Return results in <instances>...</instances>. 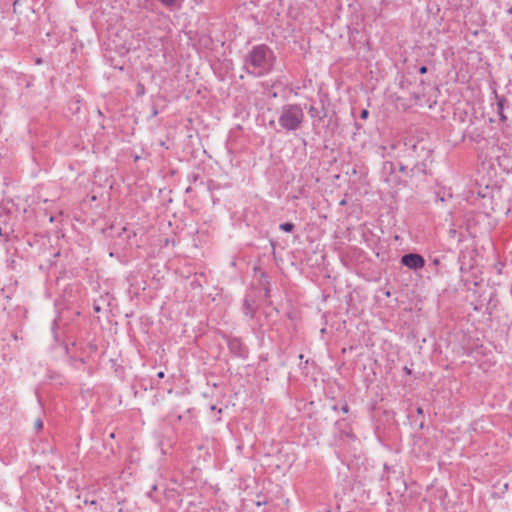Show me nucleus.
I'll list each match as a JSON object with an SVG mask.
<instances>
[{"label": "nucleus", "instance_id": "37", "mask_svg": "<svg viewBox=\"0 0 512 512\" xmlns=\"http://www.w3.org/2000/svg\"><path fill=\"white\" fill-rule=\"evenodd\" d=\"M307 364H308V360H306L305 362L300 363V368H306Z\"/></svg>", "mask_w": 512, "mask_h": 512}, {"label": "nucleus", "instance_id": "41", "mask_svg": "<svg viewBox=\"0 0 512 512\" xmlns=\"http://www.w3.org/2000/svg\"><path fill=\"white\" fill-rule=\"evenodd\" d=\"M94 310H95L96 312H98V311H100V307H99V306H95V307H94Z\"/></svg>", "mask_w": 512, "mask_h": 512}, {"label": "nucleus", "instance_id": "7", "mask_svg": "<svg viewBox=\"0 0 512 512\" xmlns=\"http://www.w3.org/2000/svg\"><path fill=\"white\" fill-rule=\"evenodd\" d=\"M349 43L354 50H360L363 46L368 44L367 36L359 31L357 28L349 29Z\"/></svg>", "mask_w": 512, "mask_h": 512}, {"label": "nucleus", "instance_id": "48", "mask_svg": "<svg viewBox=\"0 0 512 512\" xmlns=\"http://www.w3.org/2000/svg\"><path fill=\"white\" fill-rule=\"evenodd\" d=\"M272 97H274V98H275V97H277V93H276V92H274V93L272 94Z\"/></svg>", "mask_w": 512, "mask_h": 512}, {"label": "nucleus", "instance_id": "47", "mask_svg": "<svg viewBox=\"0 0 512 512\" xmlns=\"http://www.w3.org/2000/svg\"><path fill=\"white\" fill-rule=\"evenodd\" d=\"M182 419L181 415H178L177 420L180 421Z\"/></svg>", "mask_w": 512, "mask_h": 512}, {"label": "nucleus", "instance_id": "15", "mask_svg": "<svg viewBox=\"0 0 512 512\" xmlns=\"http://www.w3.org/2000/svg\"><path fill=\"white\" fill-rule=\"evenodd\" d=\"M416 412H417L418 416H420V418H421V421L419 423V429H423V427H424V418H425L423 408L417 407Z\"/></svg>", "mask_w": 512, "mask_h": 512}, {"label": "nucleus", "instance_id": "51", "mask_svg": "<svg viewBox=\"0 0 512 512\" xmlns=\"http://www.w3.org/2000/svg\"><path fill=\"white\" fill-rule=\"evenodd\" d=\"M2 234V229L0 228V235Z\"/></svg>", "mask_w": 512, "mask_h": 512}, {"label": "nucleus", "instance_id": "12", "mask_svg": "<svg viewBox=\"0 0 512 512\" xmlns=\"http://www.w3.org/2000/svg\"><path fill=\"white\" fill-rule=\"evenodd\" d=\"M279 229L286 233H291L295 229V224L292 222H284L279 225Z\"/></svg>", "mask_w": 512, "mask_h": 512}, {"label": "nucleus", "instance_id": "44", "mask_svg": "<svg viewBox=\"0 0 512 512\" xmlns=\"http://www.w3.org/2000/svg\"><path fill=\"white\" fill-rule=\"evenodd\" d=\"M317 512H330L329 509H324V510H320V511H317Z\"/></svg>", "mask_w": 512, "mask_h": 512}, {"label": "nucleus", "instance_id": "3", "mask_svg": "<svg viewBox=\"0 0 512 512\" xmlns=\"http://www.w3.org/2000/svg\"><path fill=\"white\" fill-rule=\"evenodd\" d=\"M304 119V111L300 104H285L280 109L278 124L286 132H292L302 127Z\"/></svg>", "mask_w": 512, "mask_h": 512}, {"label": "nucleus", "instance_id": "30", "mask_svg": "<svg viewBox=\"0 0 512 512\" xmlns=\"http://www.w3.org/2000/svg\"><path fill=\"white\" fill-rule=\"evenodd\" d=\"M157 377H158L159 379H163V378L165 377V372H164V371H159V372L157 373Z\"/></svg>", "mask_w": 512, "mask_h": 512}, {"label": "nucleus", "instance_id": "49", "mask_svg": "<svg viewBox=\"0 0 512 512\" xmlns=\"http://www.w3.org/2000/svg\"><path fill=\"white\" fill-rule=\"evenodd\" d=\"M109 255H110V257H114V253L113 252H110Z\"/></svg>", "mask_w": 512, "mask_h": 512}, {"label": "nucleus", "instance_id": "39", "mask_svg": "<svg viewBox=\"0 0 512 512\" xmlns=\"http://www.w3.org/2000/svg\"><path fill=\"white\" fill-rule=\"evenodd\" d=\"M192 191V188L189 186L188 188H186V193H190Z\"/></svg>", "mask_w": 512, "mask_h": 512}, {"label": "nucleus", "instance_id": "42", "mask_svg": "<svg viewBox=\"0 0 512 512\" xmlns=\"http://www.w3.org/2000/svg\"><path fill=\"white\" fill-rule=\"evenodd\" d=\"M298 358L302 361V360H303V358H304V355H303V354H300V355L298 356Z\"/></svg>", "mask_w": 512, "mask_h": 512}, {"label": "nucleus", "instance_id": "17", "mask_svg": "<svg viewBox=\"0 0 512 512\" xmlns=\"http://www.w3.org/2000/svg\"><path fill=\"white\" fill-rule=\"evenodd\" d=\"M399 171L404 173L406 176L409 177V174H410V168L408 167L407 164H403V163H400L399 165Z\"/></svg>", "mask_w": 512, "mask_h": 512}, {"label": "nucleus", "instance_id": "46", "mask_svg": "<svg viewBox=\"0 0 512 512\" xmlns=\"http://www.w3.org/2000/svg\"><path fill=\"white\" fill-rule=\"evenodd\" d=\"M41 62H42V60H41L40 58H38V59L36 60V63H37V64H40Z\"/></svg>", "mask_w": 512, "mask_h": 512}, {"label": "nucleus", "instance_id": "23", "mask_svg": "<svg viewBox=\"0 0 512 512\" xmlns=\"http://www.w3.org/2000/svg\"><path fill=\"white\" fill-rule=\"evenodd\" d=\"M203 40H204V46L206 48H210V46L213 43L212 39L210 37H205Z\"/></svg>", "mask_w": 512, "mask_h": 512}, {"label": "nucleus", "instance_id": "14", "mask_svg": "<svg viewBox=\"0 0 512 512\" xmlns=\"http://www.w3.org/2000/svg\"><path fill=\"white\" fill-rule=\"evenodd\" d=\"M160 3L169 9L170 11H173L176 7L177 0H159Z\"/></svg>", "mask_w": 512, "mask_h": 512}, {"label": "nucleus", "instance_id": "45", "mask_svg": "<svg viewBox=\"0 0 512 512\" xmlns=\"http://www.w3.org/2000/svg\"><path fill=\"white\" fill-rule=\"evenodd\" d=\"M110 438H112V439H113V438H115V433H114V432H112V433L110 434Z\"/></svg>", "mask_w": 512, "mask_h": 512}, {"label": "nucleus", "instance_id": "10", "mask_svg": "<svg viewBox=\"0 0 512 512\" xmlns=\"http://www.w3.org/2000/svg\"><path fill=\"white\" fill-rule=\"evenodd\" d=\"M118 237L119 238L125 237L127 239V243L130 246H132L133 243L131 242V239L136 237V232L134 230H130V229L126 228V227H123L122 228V232L119 233Z\"/></svg>", "mask_w": 512, "mask_h": 512}, {"label": "nucleus", "instance_id": "20", "mask_svg": "<svg viewBox=\"0 0 512 512\" xmlns=\"http://www.w3.org/2000/svg\"><path fill=\"white\" fill-rule=\"evenodd\" d=\"M188 179H189V181H190V182H192V183H196L198 180H200V179H201V177H200V175H199V174H197V173H192V174H190V175L188 176Z\"/></svg>", "mask_w": 512, "mask_h": 512}, {"label": "nucleus", "instance_id": "43", "mask_svg": "<svg viewBox=\"0 0 512 512\" xmlns=\"http://www.w3.org/2000/svg\"><path fill=\"white\" fill-rule=\"evenodd\" d=\"M332 409H333L334 411H337V410H338V406H337V405H334V406L332 407Z\"/></svg>", "mask_w": 512, "mask_h": 512}, {"label": "nucleus", "instance_id": "13", "mask_svg": "<svg viewBox=\"0 0 512 512\" xmlns=\"http://www.w3.org/2000/svg\"><path fill=\"white\" fill-rule=\"evenodd\" d=\"M347 2V6L349 9H353L355 10L354 6L356 5V2L355 0H345ZM336 2L338 3L337 4V9L342 12L343 11V0H336Z\"/></svg>", "mask_w": 512, "mask_h": 512}, {"label": "nucleus", "instance_id": "27", "mask_svg": "<svg viewBox=\"0 0 512 512\" xmlns=\"http://www.w3.org/2000/svg\"><path fill=\"white\" fill-rule=\"evenodd\" d=\"M427 71H428V68L425 65H422L418 68V73H420V74H425V73H427Z\"/></svg>", "mask_w": 512, "mask_h": 512}, {"label": "nucleus", "instance_id": "4", "mask_svg": "<svg viewBox=\"0 0 512 512\" xmlns=\"http://www.w3.org/2000/svg\"><path fill=\"white\" fill-rule=\"evenodd\" d=\"M401 266L408 268L414 272L422 270L425 267V258L416 252L405 253L400 257Z\"/></svg>", "mask_w": 512, "mask_h": 512}, {"label": "nucleus", "instance_id": "28", "mask_svg": "<svg viewBox=\"0 0 512 512\" xmlns=\"http://www.w3.org/2000/svg\"><path fill=\"white\" fill-rule=\"evenodd\" d=\"M322 111L323 112H321V115L319 114V119L320 120H323L327 116V111H326V109L324 107L322 108Z\"/></svg>", "mask_w": 512, "mask_h": 512}, {"label": "nucleus", "instance_id": "33", "mask_svg": "<svg viewBox=\"0 0 512 512\" xmlns=\"http://www.w3.org/2000/svg\"><path fill=\"white\" fill-rule=\"evenodd\" d=\"M84 503L90 504V505H95L97 502H96V500H91V501L85 500Z\"/></svg>", "mask_w": 512, "mask_h": 512}, {"label": "nucleus", "instance_id": "24", "mask_svg": "<svg viewBox=\"0 0 512 512\" xmlns=\"http://www.w3.org/2000/svg\"><path fill=\"white\" fill-rule=\"evenodd\" d=\"M159 114L158 108L156 105H152L151 107V117H156Z\"/></svg>", "mask_w": 512, "mask_h": 512}, {"label": "nucleus", "instance_id": "22", "mask_svg": "<svg viewBox=\"0 0 512 512\" xmlns=\"http://www.w3.org/2000/svg\"><path fill=\"white\" fill-rule=\"evenodd\" d=\"M258 497V500L255 502V505L257 507H260V506H263V505H266L268 503L267 500H260V495L257 496Z\"/></svg>", "mask_w": 512, "mask_h": 512}, {"label": "nucleus", "instance_id": "50", "mask_svg": "<svg viewBox=\"0 0 512 512\" xmlns=\"http://www.w3.org/2000/svg\"><path fill=\"white\" fill-rule=\"evenodd\" d=\"M118 512H123V509H122V508H119Z\"/></svg>", "mask_w": 512, "mask_h": 512}, {"label": "nucleus", "instance_id": "1", "mask_svg": "<svg viewBox=\"0 0 512 512\" xmlns=\"http://www.w3.org/2000/svg\"><path fill=\"white\" fill-rule=\"evenodd\" d=\"M276 61L277 57L268 45L258 44L243 57L242 70L253 77H263L274 70Z\"/></svg>", "mask_w": 512, "mask_h": 512}, {"label": "nucleus", "instance_id": "6", "mask_svg": "<svg viewBox=\"0 0 512 512\" xmlns=\"http://www.w3.org/2000/svg\"><path fill=\"white\" fill-rule=\"evenodd\" d=\"M430 162L414 163L410 168L409 178L416 179L419 182H426L429 176H432Z\"/></svg>", "mask_w": 512, "mask_h": 512}, {"label": "nucleus", "instance_id": "31", "mask_svg": "<svg viewBox=\"0 0 512 512\" xmlns=\"http://www.w3.org/2000/svg\"><path fill=\"white\" fill-rule=\"evenodd\" d=\"M398 5L410 2V0H394Z\"/></svg>", "mask_w": 512, "mask_h": 512}, {"label": "nucleus", "instance_id": "26", "mask_svg": "<svg viewBox=\"0 0 512 512\" xmlns=\"http://www.w3.org/2000/svg\"><path fill=\"white\" fill-rule=\"evenodd\" d=\"M340 410H341L343 413L347 414V413L350 411V407H349V405L345 402V403H344V405H343V406H341Z\"/></svg>", "mask_w": 512, "mask_h": 512}, {"label": "nucleus", "instance_id": "19", "mask_svg": "<svg viewBox=\"0 0 512 512\" xmlns=\"http://www.w3.org/2000/svg\"><path fill=\"white\" fill-rule=\"evenodd\" d=\"M308 112H309V115H310L311 118L319 117V114H320L318 109L316 107H314V106H310Z\"/></svg>", "mask_w": 512, "mask_h": 512}, {"label": "nucleus", "instance_id": "21", "mask_svg": "<svg viewBox=\"0 0 512 512\" xmlns=\"http://www.w3.org/2000/svg\"><path fill=\"white\" fill-rule=\"evenodd\" d=\"M360 119L366 120L369 117V111L367 109H362L360 112Z\"/></svg>", "mask_w": 512, "mask_h": 512}, {"label": "nucleus", "instance_id": "36", "mask_svg": "<svg viewBox=\"0 0 512 512\" xmlns=\"http://www.w3.org/2000/svg\"><path fill=\"white\" fill-rule=\"evenodd\" d=\"M307 364H308V360H306L305 362L300 363V368H306Z\"/></svg>", "mask_w": 512, "mask_h": 512}, {"label": "nucleus", "instance_id": "35", "mask_svg": "<svg viewBox=\"0 0 512 512\" xmlns=\"http://www.w3.org/2000/svg\"><path fill=\"white\" fill-rule=\"evenodd\" d=\"M78 361H79L80 363H82V364L87 363V359H86V358H84V357L79 358V359H78Z\"/></svg>", "mask_w": 512, "mask_h": 512}, {"label": "nucleus", "instance_id": "34", "mask_svg": "<svg viewBox=\"0 0 512 512\" xmlns=\"http://www.w3.org/2000/svg\"><path fill=\"white\" fill-rule=\"evenodd\" d=\"M354 126H355L356 130H360V129L362 128V125H361V124H359V123H358V122H356V121L354 122Z\"/></svg>", "mask_w": 512, "mask_h": 512}, {"label": "nucleus", "instance_id": "8", "mask_svg": "<svg viewBox=\"0 0 512 512\" xmlns=\"http://www.w3.org/2000/svg\"><path fill=\"white\" fill-rule=\"evenodd\" d=\"M243 313L245 316L253 319L256 313V307L254 306V300L250 297H245L243 300Z\"/></svg>", "mask_w": 512, "mask_h": 512}, {"label": "nucleus", "instance_id": "9", "mask_svg": "<svg viewBox=\"0 0 512 512\" xmlns=\"http://www.w3.org/2000/svg\"><path fill=\"white\" fill-rule=\"evenodd\" d=\"M497 112H498V115H499V118H500V121L501 122H504L506 121L507 117L505 116L504 114V108H505V105L507 103V100L505 98H498L497 97Z\"/></svg>", "mask_w": 512, "mask_h": 512}, {"label": "nucleus", "instance_id": "38", "mask_svg": "<svg viewBox=\"0 0 512 512\" xmlns=\"http://www.w3.org/2000/svg\"><path fill=\"white\" fill-rule=\"evenodd\" d=\"M273 251H275L276 242L274 240H270Z\"/></svg>", "mask_w": 512, "mask_h": 512}, {"label": "nucleus", "instance_id": "18", "mask_svg": "<svg viewBox=\"0 0 512 512\" xmlns=\"http://www.w3.org/2000/svg\"><path fill=\"white\" fill-rule=\"evenodd\" d=\"M87 349L89 350L90 354L96 353L98 350V346L94 342H89L87 345Z\"/></svg>", "mask_w": 512, "mask_h": 512}, {"label": "nucleus", "instance_id": "32", "mask_svg": "<svg viewBox=\"0 0 512 512\" xmlns=\"http://www.w3.org/2000/svg\"><path fill=\"white\" fill-rule=\"evenodd\" d=\"M439 263H440V260L438 258H434L432 261V265H434V266H438Z\"/></svg>", "mask_w": 512, "mask_h": 512}, {"label": "nucleus", "instance_id": "2", "mask_svg": "<svg viewBox=\"0 0 512 512\" xmlns=\"http://www.w3.org/2000/svg\"><path fill=\"white\" fill-rule=\"evenodd\" d=\"M402 157L412 164L421 162H433V148L426 139L414 136L406 137L403 142Z\"/></svg>", "mask_w": 512, "mask_h": 512}, {"label": "nucleus", "instance_id": "29", "mask_svg": "<svg viewBox=\"0 0 512 512\" xmlns=\"http://www.w3.org/2000/svg\"><path fill=\"white\" fill-rule=\"evenodd\" d=\"M403 372L406 374V375H411L412 374V370L410 368H408L407 366H404L403 367Z\"/></svg>", "mask_w": 512, "mask_h": 512}, {"label": "nucleus", "instance_id": "40", "mask_svg": "<svg viewBox=\"0 0 512 512\" xmlns=\"http://www.w3.org/2000/svg\"><path fill=\"white\" fill-rule=\"evenodd\" d=\"M210 409H211L212 411H216V410H217V407H216L215 405H212V406L210 407Z\"/></svg>", "mask_w": 512, "mask_h": 512}, {"label": "nucleus", "instance_id": "25", "mask_svg": "<svg viewBox=\"0 0 512 512\" xmlns=\"http://www.w3.org/2000/svg\"><path fill=\"white\" fill-rule=\"evenodd\" d=\"M43 428V422L41 419H37L35 422V429L37 431L41 430Z\"/></svg>", "mask_w": 512, "mask_h": 512}, {"label": "nucleus", "instance_id": "5", "mask_svg": "<svg viewBox=\"0 0 512 512\" xmlns=\"http://www.w3.org/2000/svg\"><path fill=\"white\" fill-rule=\"evenodd\" d=\"M225 340L230 353L243 360L249 357V348L239 337L225 336Z\"/></svg>", "mask_w": 512, "mask_h": 512}, {"label": "nucleus", "instance_id": "16", "mask_svg": "<svg viewBox=\"0 0 512 512\" xmlns=\"http://www.w3.org/2000/svg\"><path fill=\"white\" fill-rule=\"evenodd\" d=\"M145 92H146V89H145L144 84H142L141 82H138L137 86H136V95L143 96L145 94Z\"/></svg>", "mask_w": 512, "mask_h": 512}, {"label": "nucleus", "instance_id": "11", "mask_svg": "<svg viewBox=\"0 0 512 512\" xmlns=\"http://www.w3.org/2000/svg\"><path fill=\"white\" fill-rule=\"evenodd\" d=\"M260 278H261L260 283H261V285L264 286L265 296L268 297L269 293H270V288H269V281H268L267 273L262 271L260 273Z\"/></svg>", "mask_w": 512, "mask_h": 512}]
</instances>
